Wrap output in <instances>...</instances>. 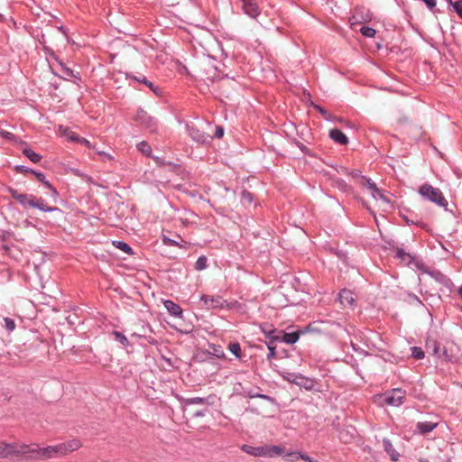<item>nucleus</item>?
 <instances>
[{"mask_svg":"<svg viewBox=\"0 0 462 462\" xmlns=\"http://www.w3.org/2000/svg\"><path fill=\"white\" fill-rule=\"evenodd\" d=\"M242 450L254 457L272 458L283 455L284 447L281 445H263L259 447L244 445Z\"/></svg>","mask_w":462,"mask_h":462,"instance_id":"nucleus-1","label":"nucleus"},{"mask_svg":"<svg viewBox=\"0 0 462 462\" xmlns=\"http://www.w3.org/2000/svg\"><path fill=\"white\" fill-rule=\"evenodd\" d=\"M406 397V393L402 389L396 388L383 394L375 396V402L380 405H390L398 407L402 405Z\"/></svg>","mask_w":462,"mask_h":462,"instance_id":"nucleus-2","label":"nucleus"},{"mask_svg":"<svg viewBox=\"0 0 462 462\" xmlns=\"http://www.w3.org/2000/svg\"><path fill=\"white\" fill-rule=\"evenodd\" d=\"M420 194L423 198L436 203L437 205H439L440 207L446 208L448 206V202H447L446 199L444 198L440 189L434 188L430 184L422 185L420 188Z\"/></svg>","mask_w":462,"mask_h":462,"instance_id":"nucleus-3","label":"nucleus"},{"mask_svg":"<svg viewBox=\"0 0 462 462\" xmlns=\"http://www.w3.org/2000/svg\"><path fill=\"white\" fill-rule=\"evenodd\" d=\"M82 447V443L78 439H72L64 442L54 445L56 457H66L69 454L79 450Z\"/></svg>","mask_w":462,"mask_h":462,"instance_id":"nucleus-4","label":"nucleus"},{"mask_svg":"<svg viewBox=\"0 0 462 462\" xmlns=\"http://www.w3.org/2000/svg\"><path fill=\"white\" fill-rule=\"evenodd\" d=\"M39 445L35 443L22 444L14 443V457H23L38 460Z\"/></svg>","mask_w":462,"mask_h":462,"instance_id":"nucleus-5","label":"nucleus"},{"mask_svg":"<svg viewBox=\"0 0 462 462\" xmlns=\"http://www.w3.org/2000/svg\"><path fill=\"white\" fill-rule=\"evenodd\" d=\"M200 302L203 309L214 310V309H224L227 306L226 301L221 296H211L202 294L200 296Z\"/></svg>","mask_w":462,"mask_h":462,"instance_id":"nucleus-6","label":"nucleus"},{"mask_svg":"<svg viewBox=\"0 0 462 462\" xmlns=\"http://www.w3.org/2000/svg\"><path fill=\"white\" fill-rule=\"evenodd\" d=\"M135 121L152 131L156 128V121L143 109H139L135 115Z\"/></svg>","mask_w":462,"mask_h":462,"instance_id":"nucleus-7","label":"nucleus"},{"mask_svg":"<svg viewBox=\"0 0 462 462\" xmlns=\"http://www.w3.org/2000/svg\"><path fill=\"white\" fill-rule=\"evenodd\" d=\"M360 185L366 188L370 193L373 199H374L376 201L380 200V197L383 194L382 190H380L374 182H373L371 180L366 179L365 177L360 178Z\"/></svg>","mask_w":462,"mask_h":462,"instance_id":"nucleus-8","label":"nucleus"},{"mask_svg":"<svg viewBox=\"0 0 462 462\" xmlns=\"http://www.w3.org/2000/svg\"><path fill=\"white\" fill-rule=\"evenodd\" d=\"M10 193L12 197L17 200L22 206L26 207H32L34 206V199L35 197L32 195H27V194H22L19 193L17 190L11 189Z\"/></svg>","mask_w":462,"mask_h":462,"instance_id":"nucleus-9","label":"nucleus"},{"mask_svg":"<svg viewBox=\"0 0 462 462\" xmlns=\"http://www.w3.org/2000/svg\"><path fill=\"white\" fill-rule=\"evenodd\" d=\"M372 20V14L369 11H365L363 14L362 10H356L355 14L350 18L349 22L351 26H354L357 23H366Z\"/></svg>","mask_w":462,"mask_h":462,"instance_id":"nucleus-10","label":"nucleus"},{"mask_svg":"<svg viewBox=\"0 0 462 462\" xmlns=\"http://www.w3.org/2000/svg\"><path fill=\"white\" fill-rule=\"evenodd\" d=\"M245 13L251 16L256 17L259 14L257 4L254 0H240Z\"/></svg>","mask_w":462,"mask_h":462,"instance_id":"nucleus-11","label":"nucleus"},{"mask_svg":"<svg viewBox=\"0 0 462 462\" xmlns=\"http://www.w3.org/2000/svg\"><path fill=\"white\" fill-rule=\"evenodd\" d=\"M55 448L54 445H50L46 447H40L38 451V460H46L51 458H55Z\"/></svg>","mask_w":462,"mask_h":462,"instance_id":"nucleus-12","label":"nucleus"},{"mask_svg":"<svg viewBox=\"0 0 462 462\" xmlns=\"http://www.w3.org/2000/svg\"><path fill=\"white\" fill-rule=\"evenodd\" d=\"M13 457H14V443L0 440V457L8 458Z\"/></svg>","mask_w":462,"mask_h":462,"instance_id":"nucleus-13","label":"nucleus"},{"mask_svg":"<svg viewBox=\"0 0 462 462\" xmlns=\"http://www.w3.org/2000/svg\"><path fill=\"white\" fill-rule=\"evenodd\" d=\"M164 308L167 310V311L174 317L180 318L182 315V309L173 301L170 300H163L162 301Z\"/></svg>","mask_w":462,"mask_h":462,"instance_id":"nucleus-14","label":"nucleus"},{"mask_svg":"<svg viewBox=\"0 0 462 462\" xmlns=\"http://www.w3.org/2000/svg\"><path fill=\"white\" fill-rule=\"evenodd\" d=\"M340 303L346 307H352L355 302L354 293L349 290H342L338 296Z\"/></svg>","mask_w":462,"mask_h":462,"instance_id":"nucleus-15","label":"nucleus"},{"mask_svg":"<svg viewBox=\"0 0 462 462\" xmlns=\"http://www.w3.org/2000/svg\"><path fill=\"white\" fill-rule=\"evenodd\" d=\"M329 137L336 143L345 145L348 143V138L346 135L340 130L335 128L329 131Z\"/></svg>","mask_w":462,"mask_h":462,"instance_id":"nucleus-16","label":"nucleus"},{"mask_svg":"<svg viewBox=\"0 0 462 462\" xmlns=\"http://www.w3.org/2000/svg\"><path fill=\"white\" fill-rule=\"evenodd\" d=\"M437 422L420 421L417 423V429L420 433L425 434L432 431L437 427Z\"/></svg>","mask_w":462,"mask_h":462,"instance_id":"nucleus-17","label":"nucleus"},{"mask_svg":"<svg viewBox=\"0 0 462 462\" xmlns=\"http://www.w3.org/2000/svg\"><path fill=\"white\" fill-rule=\"evenodd\" d=\"M189 135L192 137L193 140L199 143H206L208 139V134L195 128L189 129Z\"/></svg>","mask_w":462,"mask_h":462,"instance_id":"nucleus-18","label":"nucleus"},{"mask_svg":"<svg viewBox=\"0 0 462 462\" xmlns=\"http://www.w3.org/2000/svg\"><path fill=\"white\" fill-rule=\"evenodd\" d=\"M385 451L389 454L393 461H397L399 453L393 448V444L388 439L383 441Z\"/></svg>","mask_w":462,"mask_h":462,"instance_id":"nucleus-19","label":"nucleus"},{"mask_svg":"<svg viewBox=\"0 0 462 462\" xmlns=\"http://www.w3.org/2000/svg\"><path fill=\"white\" fill-rule=\"evenodd\" d=\"M379 208L383 212H388L392 210L393 205L391 200L385 197L383 194L380 197V200L377 201Z\"/></svg>","mask_w":462,"mask_h":462,"instance_id":"nucleus-20","label":"nucleus"},{"mask_svg":"<svg viewBox=\"0 0 462 462\" xmlns=\"http://www.w3.org/2000/svg\"><path fill=\"white\" fill-rule=\"evenodd\" d=\"M59 131L62 135L66 136L69 140L78 142L79 136L74 132L69 131L68 128L60 125Z\"/></svg>","mask_w":462,"mask_h":462,"instance_id":"nucleus-21","label":"nucleus"},{"mask_svg":"<svg viewBox=\"0 0 462 462\" xmlns=\"http://www.w3.org/2000/svg\"><path fill=\"white\" fill-rule=\"evenodd\" d=\"M23 153L29 159L31 160L32 162H40L41 160V155L36 153L35 152H33L32 149L30 148H25L23 151Z\"/></svg>","mask_w":462,"mask_h":462,"instance_id":"nucleus-22","label":"nucleus"},{"mask_svg":"<svg viewBox=\"0 0 462 462\" xmlns=\"http://www.w3.org/2000/svg\"><path fill=\"white\" fill-rule=\"evenodd\" d=\"M427 350L433 355H439V344L436 340H429L426 344Z\"/></svg>","mask_w":462,"mask_h":462,"instance_id":"nucleus-23","label":"nucleus"},{"mask_svg":"<svg viewBox=\"0 0 462 462\" xmlns=\"http://www.w3.org/2000/svg\"><path fill=\"white\" fill-rule=\"evenodd\" d=\"M113 244L116 248L122 250L123 252L128 254H133L132 248L126 243L122 241H114Z\"/></svg>","mask_w":462,"mask_h":462,"instance_id":"nucleus-24","label":"nucleus"},{"mask_svg":"<svg viewBox=\"0 0 462 462\" xmlns=\"http://www.w3.org/2000/svg\"><path fill=\"white\" fill-rule=\"evenodd\" d=\"M136 81L138 82H142L143 84L146 85L148 88H150V89L155 93L156 95H159V89L158 88L154 87L153 84L149 81L146 78L143 77V78H137V77H134V78Z\"/></svg>","mask_w":462,"mask_h":462,"instance_id":"nucleus-25","label":"nucleus"},{"mask_svg":"<svg viewBox=\"0 0 462 462\" xmlns=\"http://www.w3.org/2000/svg\"><path fill=\"white\" fill-rule=\"evenodd\" d=\"M300 455H301L300 452L291 451V452H287V453L284 452L282 456H284V457H286L287 461L295 462V461L300 459Z\"/></svg>","mask_w":462,"mask_h":462,"instance_id":"nucleus-26","label":"nucleus"},{"mask_svg":"<svg viewBox=\"0 0 462 462\" xmlns=\"http://www.w3.org/2000/svg\"><path fill=\"white\" fill-rule=\"evenodd\" d=\"M299 339V334L296 332L286 333L283 336V341L288 344H293Z\"/></svg>","mask_w":462,"mask_h":462,"instance_id":"nucleus-27","label":"nucleus"},{"mask_svg":"<svg viewBox=\"0 0 462 462\" xmlns=\"http://www.w3.org/2000/svg\"><path fill=\"white\" fill-rule=\"evenodd\" d=\"M360 32L365 36L368 38H373L375 36L376 31L374 28L363 26L360 29Z\"/></svg>","mask_w":462,"mask_h":462,"instance_id":"nucleus-28","label":"nucleus"},{"mask_svg":"<svg viewBox=\"0 0 462 462\" xmlns=\"http://www.w3.org/2000/svg\"><path fill=\"white\" fill-rule=\"evenodd\" d=\"M113 335L116 340H118L123 346H127L129 345V341L127 337L123 335L121 332L114 331Z\"/></svg>","mask_w":462,"mask_h":462,"instance_id":"nucleus-29","label":"nucleus"},{"mask_svg":"<svg viewBox=\"0 0 462 462\" xmlns=\"http://www.w3.org/2000/svg\"><path fill=\"white\" fill-rule=\"evenodd\" d=\"M137 148L142 153L145 155H150L152 152L150 145L145 142H141L140 143H138Z\"/></svg>","mask_w":462,"mask_h":462,"instance_id":"nucleus-30","label":"nucleus"},{"mask_svg":"<svg viewBox=\"0 0 462 462\" xmlns=\"http://www.w3.org/2000/svg\"><path fill=\"white\" fill-rule=\"evenodd\" d=\"M207 257L206 256H200L198 258L195 267L197 270L201 271L204 270L207 267Z\"/></svg>","mask_w":462,"mask_h":462,"instance_id":"nucleus-31","label":"nucleus"},{"mask_svg":"<svg viewBox=\"0 0 462 462\" xmlns=\"http://www.w3.org/2000/svg\"><path fill=\"white\" fill-rule=\"evenodd\" d=\"M411 356L416 359H422L424 357V351L420 347L413 346L411 348Z\"/></svg>","mask_w":462,"mask_h":462,"instance_id":"nucleus-32","label":"nucleus"},{"mask_svg":"<svg viewBox=\"0 0 462 462\" xmlns=\"http://www.w3.org/2000/svg\"><path fill=\"white\" fill-rule=\"evenodd\" d=\"M5 326L8 331H14L15 329V322L10 318H5Z\"/></svg>","mask_w":462,"mask_h":462,"instance_id":"nucleus-33","label":"nucleus"},{"mask_svg":"<svg viewBox=\"0 0 462 462\" xmlns=\"http://www.w3.org/2000/svg\"><path fill=\"white\" fill-rule=\"evenodd\" d=\"M229 350L233 353L236 357L240 356L241 348L238 343H234L229 345Z\"/></svg>","mask_w":462,"mask_h":462,"instance_id":"nucleus-34","label":"nucleus"},{"mask_svg":"<svg viewBox=\"0 0 462 462\" xmlns=\"http://www.w3.org/2000/svg\"><path fill=\"white\" fill-rule=\"evenodd\" d=\"M185 402L186 404H204L206 403V400L200 397H194L186 400Z\"/></svg>","mask_w":462,"mask_h":462,"instance_id":"nucleus-35","label":"nucleus"},{"mask_svg":"<svg viewBox=\"0 0 462 462\" xmlns=\"http://www.w3.org/2000/svg\"><path fill=\"white\" fill-rule=\"evenodd\" d=\"M454 11L457 14V15L462 18V1H457L455 3H451Z\"/></svg>","mask_w":462,"mask_h":462,"instance_id":"nucleus-36","label":"nucleus"},{"mask_svg":"<svg viewBox=\"0 0 462 462\" xmlns=\"http://www.w3.org/2000/svg\"><path fill=\"white\" fill-rule=\"evenodd\" d=\"M315 108L324 116L325 119H327V120L332 119V116L323 107H321L319 106H315Z\"/></svg>","mask_w":462,"mask_h":462,"instance_id":"nucleus-37","label":"nucleus"},{"mask_svg":"<svg viewBox=\"0 0 462 462\" xmlns=\"http://www.w3.org/2000/svg\"><path fill=\"white\" fill-rule=\"evenodd\" d=\"M162 242L165 245H179V242L173 239L169 238L166 236H162Z\"/></svg>","mask_w":462,"mask_h":462,"instance_id":"nucleus-38","label":"nucleus"},{"mask_svg":"<svg viewBox=\"0 0 462 462\" xmlns=\"http://www.w3.org/2000/svg\"><path fill=\"white\" fill-rule=\"evenodd\" d=\"M42 184L51 191L53 197H58L56 189L47 180Z\"/></svg>","mask_w":462,"mask_h":462,"instance_id":"nucleus-39","label":"nucleus"},{"mask_svg":"<svg viewBox=\"0 0 462 462\" xmlns=\"http://www.w3.org/2000/svg\"><path fill=\"white\" fill-rule=\"evenodd\" d=\"M32 172L35 175V177L37 178V180H38L39 181H41L42 183H43V182L46 180V178H45V176H44V174H43V173H42V172H36V171H32Z\"/></svg>","mask_w":462,"mask_h":462,"instance_id":"nucleus-40","label":"nucleus"},{"mask_svg":"<svg viewBox=\"0 0 462 462\" xmlns=\"http://www.w3.org/2000/svg\"><path fill=\"white\" fill-rule=\"evenodd\" d=\"M426 5L430 9L432 10L436 5H437V1L436 0H422Z\"/></svg>","mask_w":462,"mask_h":462,"instance_id":"nucleus-41","label":"nucleus"},{"mask_svg":"<svg viewBox=\"0 0 462 462\" xmlns=\"http://www.w3.org/2000/svg\"><path fill=\"white\" fill-rule=\"evenodd\" d=\"M97 153H98L99 155H101L105 161H106V160L113 161V159H114V158H113V156H112L111 154L106 153V152H100V151H99V152H97Z\"/></svg>","mask_w":462,"mask_h":462,"instance_id":"nucleus-42","label":"nucleus"},{"mask_svg":"<svg viewBox=\"0 0 462 462\" xmlns=\"http://www.w3.org/2000/svg\"><path fill=\"white\" fill-rule=\"evenodd\" d=\"M268 350H269V354H268V358H273L276 355V352H275V347L269 345L268 346Z\"/></svg>","mask_w":462,"mask_h":462,"instance_id":"nucleus-43","label":"nucleus"},{"mask_svg":"<svg viewBox=\"0 0 462 462\" xmlns=\"http://www.w3.org/2000/svg\"><path fill=\"white\" fill-rule=\"evenodd\" d=\"M78 142L84 144L85 146H87L88 148H92L90 142L85 138L79 137Z\"/></svg>","mask_w":462,"mask_h":462,"instance_id":"nucleus-44","label":"nucleus"},{"mask_svg":"<svg viewBox=\"0 0 462 462\" xmlns=\"http://www.w3.org/2000/svg\"><path fill=\"white\" fill-rule=\"evenodd\" d=\"M42 210L46 212L60 211V209L56 207H48L46 205L42 208Z\"/></svg>","mask_w":462,"mask_h":462,"instance_id":"nucleus-45","label":"nucleus"},{"mask_svg":"<svg viewBox=\"0 0 462 462\" xmlns=\"http://www.w3.org/2000/svg\"><path fill=\"white\" fill-rule=\"evenodd\" d=\"M215 135L217 138H221L224 135V129L220 126L216 127V133Z\"/></svg>","mask_w":462,"mask_h":462,"instance_id":"nucleus-46","label":"nucleus"},{"mask_svg":"<svg viewBox=\"0 0 462 462\" xmlns=\"http://www.w3.org/2000/svg\"><path fill=\"white\" fill-rule=\"evenodd\" d=\"M42 207H44V204H43L42 199H40V200H35L34 199V206H32V208H37L40 210H42Z\"/></svg>","mask_w":462,"mask_h":462,"instance_id":"nucleus-47","label":"nucleus"},{"mask_svg":"<svg viewBox=\"0 0 462 462\" xmlns=\"http://www.w3.org/2000/svg\"><path fill=\"white\" fill-rule=\"evenodd\" d=\"M300 459L304 460L305 462H317L315 460H313L310 456H308L307 454H302L300 455Z\"/></svg>","mask_w":462,"mask_h":462,"instance_id":"nucleus-48","label":"nucleus"},{"mask_svg":"<svg viewBox=\"0 0 462 462\" xmlns=\"http://www.w3.org/2000/svg\"><path fill=\"white\" fill-rule=\"evenodd\" d=\"M0 134L5 138H10L12 136V134L9 132H1Z\"/></svg>","mask_w":462,"mask_h":462,"instance_id":"nucleus-49","label":"nucleus"},{"mask_svg":"<svg viewBox=\"0 0 462 462\" xmlns=\"http://www.w3.org/2000/svg\"><path fill=\"white\" fill-rule=\"evenodd\" d=\"M196 415H197V416H203V415H204V412L199 411V412H197V413H196Z\"/></svg>","mask_w":462,"mask_h":462,"instance_id":"nucleus-50","label":"nucleus"},{"mask_svg":"<svg viewBox=\"0 0 462 462\" xmlns=\"http://www.w3.org/2000/svg\"><path fill=\"white\" fill-rule=\"evenodd\" d=\"M340 185H341L342 187H344V188H345V187H346V184L344 181H341V182H340Z\"/></svg>","mask_w":462,"mask_h":462,"instance_id":"nucleus-51","label":"nucleus"},{"mask_svg":"<svg viewBox=\"0 0 462 462\" xmlns=\"http://www.w3.org/2000/svg\"><path fill=\"white\" fill-rule=\"evenodd\" d=\"M459 294L462 295V286L459 288Z\"/></svg>","mask_w":462,"mask_h":462,"instance_id":"nucleus-52","label":"nucleus"},{"mask_svg":"<svg viewBox=\"0 0 462 462\" xmlns=\"http://www.w3.org/2000/svg\"><path fill=\"white\" fill-rule=\"evenodd\" d=\"M398 256L402 257V253L401 252H398Z\"/></svg>","mask_w":462,"mask_h":462,"instance_id":"nucleus-53","label":"nucleus"}]
</instances>
